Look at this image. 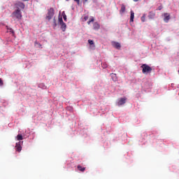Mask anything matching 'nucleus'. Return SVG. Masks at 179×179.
Wrapping results in <instances>:
<instances>
[{"label": "nucleus", "mask_w": 179, "mask_h": 179, "mask_svg": "<svg viewBox=\"0 0 179 179\" xmlns=\"http://www.w3.org/2000/svg\"><path fill=\"white\" fill-rule=\"evenodd\" d=\"M11 17L13 19H17V20H22V12L20 11V9L15 10L12 14Z\"/></svg>", "instance_id": "obj_1"}, {"label": "nucleus", "mask_w": 179, "mask_h": 179, "mask_svg": "<svg viewBox=\"0 0 179 179\" xmlns=\"http://www.w3.org/2000/svg\"><path fill=\"white\" fill-rule=\"evenodd\" d=\"M142 68V73H150L152 72V67L149 66L148 64H143L141 66Z\"/></svg>", "instance_id": "obj_2"}, {"label": "nucleus", "mask_w": 179, "mask_h": 179, "mask_svg": "<svg viewBox=\"0 0 179 179\" xmlns=\"http://www.w3.org/2000/svg\"><path fill=\"white\" fill-rule=\"evenodd\" d=\"M53 16H54V8H50L48 10V15L46 16V19L48 20H51V19H52Z\"/></svg>", "instance_id": "obj_3"}, {"label": "nucleus", "mask_w": 179, "mask_h": 179, "mask_svg": "<svg viewBox=\"0 0 179 179\" xmlns=\"http://www.w3.org/2000/svg\"><path fill=\"white\" fill-rule=\"evenodd\" d=\"M112 45L117 50H120L121 48V44L118 42H115V41L112 42Z\"/></svg>", "instance_id": "obj_4"}, {"label": "nucleus", "mask_w": 179, "mask_h": 179, "mask_svg": "<svg viewBox=\"0 0 179 179\" xmlns=\"http://www.w3.org/2000/svg\"><path fill=\"white\" fill-rule=\"evenodd\" d=\"M127 103V98H122L120 100L117 102V106H124Z\"/></svg>", "instance_id": "obj_5"}, {"label": "nucleus", "mask_w": 179, "mask_h": 179, "mask_svg": "<svg viewBox=\"0 0 179 179\" xmlns=\"http://www.w3.org/2000/svg\"><path fill=\"white\" fill-rule=\"evenodd\" d=\"M15 150L16 152H22V145H20V141L18 143H16Z\"/></svg>", "instance_id": "obj_6"}, {"label": "nucleus", "mask_w": 179, "mask_h": 179, "mask_svg": "<svg viewBox=\"0 0 179 179\" xmlns=\"http://www.w3.org/2000/svg\"><path fill=\"white\" fill-rule=\"evenodd\" d=\"M111 76V79L113 82H117V80H118V77H117V74L112 73L110 74Z\"/></svg>", "instance_id": "obj_7"}, {"label": "nucleus", "mask_w": 179, "mask_h": 179, "mask_svg": "<svg viewBox=\"0 0 179 179\" xmlns=\"http://www.w3.org/2000/svg\"><path fill=\"white\" fill-rule=\"evenodd\" d=\"M16 8L17 9H23L24 8V3L22 2H18L16 3Z\"/></svg>", "instance_id": "obj_8"}, {"label": "nucleus", "mask_w": 179, "mask_h": 179, "mask_svg": "<svg viewBox=\"0 0 179 179\" xmlns=\"http://www.w3.org/2000/svg\"><path fill=\"white\" fill-rule=\"evenodd\" d=\"M164 20L166 22V23L169 22V20H170V14L166 13L164 14Z\"/></svg>", "instance_id": "obj_9"}, {"label": "nucleus", "mask_w": 179, "mask_h": 179, "mask_svg": "<svg viewBox=\"0 0 179 179\" xmlns=\"http://www.w3.org/2000/svg\"><path fill=\"white\" fill-rule=\"evenodd\" d=\"M156 16V13L154 11H150L148 13V18L150 19H155V17Z\"/></svg>", "instance_id": "obj_10"}, {"label": "nucleus", "mask_w": 179, "mask_h": 179, "mask_svg": "<svg viewBox=\"0 0 179 179\" xmlns=\"http://www.w3.org/2000/svg\"><path fill=\"white\" fill-rule=\"evenodd\" d=\"M93 29L94 30H99L100 29V24L97 22H94L93 24Z\"/></svg>", "instance_id": "obj_11"}, {"label": "nucleus", "mask_w": 179, "mask_h": 179, "mask_svg": "<svg viewBox=\"0 0 179 179\" xmlns=\"http://www.w3.org/2000/svg\"><path fill=\"white\" fill-rule=\"evenodd\" d=\"M125 10H126V8H125V6L124 4H122L121 6V8L120 10V15H122V13H125Z\"/></svg>", "instance_id": "obj_12"}, {"label": "nucleus", "mask_w": 179, "mask_h": 179, "mask_svg": "<svg viewBox=\"0 0 179 179\" xmlns=\"http://www.w3.org/2000/svg\"><path fill=\"white\" fill-rule=\"evenodd\" d=\"M78 170H79V171H81V173H84V171L86 170V167H83L80 165H78L77 166Z\"/></svg>", "instance_id": "obj_13"}, {"label": "nucleus", "mask_w": 179, "mask_h": 179, "mask_svg": "<svg viewBox=\"0 0 179 179\" xmlns=\"http://www.w3.org/2000/svg\"><path fill=\"white\" fill-rule=\"evenodd\" d=\"M130 13V22H134V19L135 17V13H134V10H131Z\"/></svg>", "instance_id": "obj_14"}, {"label": "nucleus", "mask_w": 179, "mask_h": 179, "mask_svg": "<svg viewBox=\"0 0 179 179\" xmlns=\"http://www.w3.org/2000/svg\"><path fill=\"white\" fill-rule=\"evenodd\" d=\"M60 26L62 31H65V30H66V24H65V22L60 24Z\"/></svg>", "instance_id": "obj_15"}, {"label": "nucleus", "mask_w": 179, "mask_h": 179, "mask_svg": "<svg viewBox=\"0 0 179 179\" xmlns=\"http://www.w3.org/2000/svg\"><path fill=\"white\" fill-rule=\"evenodd\" d=\"M88 43L90 45H92V47H94H94H96V45H94V42L93 41V40H91V39L88 40Z\"/></svg>", "instance_id": "obj_16"}, {"label": "nucleus", "mask_w": 179, "mask_h": 179, "mask_svg": "<svg viewBox=\"0 0 179 179\" xmlns=\"http://www.w3.org/2000/svg\"><path fill=\"white\" fill-rule=\"evenodd\" d=\"M16 139L17 141H23V136H22V134H18L17 136H16Z\"/></svg>", "instance_id": "obj_17"}, {"label": "nucleus", "mask_w": 179, "mask_h": 179, "mask_svg": "<svg viewBox=\"0 0 179 179\" xmlns=\"http://www.w3.org/2000/svg\"><path fill=\"white\" fill-rule=\"evenodd\" d=\"M58 23H59V24H62V23H64V20H62V17H59Z\"/></svg>", "instance_id": "obj_18"}, {"label": "nucleus", "mask_w": 179, "mask_h": 179, "mask_svg": "<svg viewBox=\"0 0 179 179\" xmlns=\"http://www.w3.org/2000/svg\"><path fill=\"white\" fill-rule=\"evenodd\" d=\"M62 16L64 22H66V14H65V11L62 12Z\"/></svg>", "instance_id": "obj_19"}, {"label": "nucleus", "mask_w": 179, "mask_h": 179, "mask_svg": "<svg viewBox=\"0 0 179 179\" xmlns=\"http://www.w3.org/2000/svg\"><path fill=\"white\" fill-rule=\"evenodd\" d=\"M145 19H146V15L144 14V15L141 17V22H145Z\"/></svg>", "instance_id": "obj_20"}, {"label": "nucleus", "mask_w": 179, "mask_h": 179, "mask_svg": "<svg viewBox=\"0 0 179 179\" xmlns=\"http://www.w3.org/2000/svg\"><path fill=\"white\" fill-rule=\"evenodd\" d=\"M92 22H94V17H92L91 20L90 21H87V24H90V23H92Z\"/></svg>", "instance_id": "obj_21"}, {"label": "nucleus", "mask_w": 179, "mask_h": 179, "mask_svg": "<svg viewBox=\"0 0 179 179\" xmlns=\"http://www.w3.org/2000/svg\"><path fill=\"white\" fill-rule=\"evenodd\" d=\"M89 19V16H85L83 18V22H86Z\"/></svg>", "instance_id": "obj_22"}, {"label": "nucleus", "mask_w": 179, "mask_h": 179, "mask_svg": "<svg viewBox=\"0 0 179 179\" xmlns=\"http://www.w3.org/2000/svg\"><path fill=\"white\" fill-rule=\"evenodd\" d=\"M74 2H76L78 5H80V0H74Z\"/></svg>", "instance_id": "obj_23"}, {"label": "nucleus", "mask_w": 179, "mask_h": 179, "mask_svg": "<svg viewBox=\"0 0 179 179\" xmlns=\"http://www.w3.org/2000/svg\"><path fill=\"white\" fill-rule=\"evenodd\" d=\"M53 23H54V27H57V21L55 19L53 20Z\"/></svg>", "instance_id": "obj_24"}, {"label": "nucleus", "mask_w": 179, "mask_h": 179, "mask_svg": "<svg viewBox=\"0 0 179 179\" xmlns=\"http://www.w3.org/2000/svg\"><path fill=\"white\" fill-rule=\"evenodd\" d=\"M0 86H3V81L0 78Z\"/></svg>", "instance_id": "obj_25"}, {"label": "nucleus", "mask_w": 179, "mask_h": 179, "mask_svg": "<svg viewBox=\"0 0 179 179\" xmlns=\"http://www.w3.org/2000/svg\"><path fill=\"white\" fill-rule=\"evenodd\" d=\"M162 9H163V6H159L158 7L157 10H162Z\"/></svg>", "instance_id": "obj_26"}, {"label": "nucleus", "mask_w": 179, "mask_h": 179, "mask_svg": "<svg viewBox=\"0 0 179 179\" xmlns=\"http://www.w3.org/2000/svg\"><path fill=\"white\" fill-rule=\"evenodd\" d=\"M10 33H11L12 34H15V31L12 29H10Z\"/></svg>", "instance_id": "obj_27"}, {"label": "nucleus", "mask_w": 179, "mask_h": 179, "mask_svg": "<svg viewBox=\"0 0 179 179\" xmlns=\"http://www.w3.org/2000/svg\"><path fill=\"white\" fill-rule=\"evenodd\" d=\"M38 47H40L41 48H42V45H41V43H38Z\"/></svg>", "instance_id": "obj_28"}, {"label": "nucleus", "mask_w": 179, "mask_h": 179, "mask_svg": "<svg viewBox=\"0 0 179 179\" xmlns=\"http://www.w3.org/2000/svg\"><path fill=\"white\" fill-rule=\"evenodd\" d=\"M103 68H107V64H103Z\"/></svg>", "instance_id": "obj_29"}, {"label": "nucleus", "mask_w": 179, "mask_h": 179, "mask_svg": "<svg viewBox=\"0 0 179 179\" xmlns=\"http://www.w3.org/2000/svg\"><path fill=\"white\" fill-rule=\"evenodd\" d=\"M134 2H138L139 0H133Z\"/></svg>", "instance_id": "obj_30"}, {"label": "nucleus", "mask_w": 179, "mask_h": 179, "mask_svg": "<svg viewBox=\"0 0 179 179\" xmlns=\"http://www.w3.org/2000/svg\"><path fill=\"white\" fill-rule=\"evenodd\" d=\"M38 42H37V41H35V44H38Z\"/></svg>", "instance_id": "obj_31"}, {"label": "nucleus", "mask_w": 179, "mask_h": 179, "mask_svg": "<svg viewBox=\"0 0 179 179\" xmlns=\"http://www.w3.org/2000/svg\"><path fill=\"white\" fill-rule=\"evenodd\" d=\"M22 1H24V2H27V1H29V0H22Z\"/></svg>", "instance_id": "obj_32"}, {"label": "nucleus", "mask_w": 179, "mask_h": 179, "mask_svg": "<svg viewBox=\"0 0 179 179\" xmlns=\"http://www.w3.org/2000/svg\"><path fill=\"white\" fill-rule=\"evenodd\" d=\"M85 2H87V0H85Z\"/></svg>", "instance_id": "obj_33"}, {"label": "nucleus", "mask_w": 179, "mask_h": 179, "mask_svg": "<svg viewBox=\"0 0 179 179\" xmlns=\"http://www.w3.org/2000/svg\"><path fill=\"white\" fill-rule=\"evenodd\" d=\"M66 1H69V0H66Z\"/></svg>", "instance_id": "obj_34"}]
</instances>
